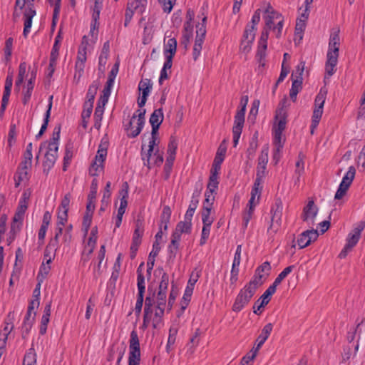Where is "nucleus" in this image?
<instances>
[{
    "label": "nucleus",
    "mask_w": 365,
    "mask_h": 365,
    "mask_svg": "<svg viewBox=\"0 0 365 365\" xmlns=\"http://www.w3.org/2000/svg\"><path fill=\"white\" fill-rule=\"evenodd\" d=\"M340 45V38L338 32L331 34L329 48L327 54L325 71L329 76H331L336 71Z\"/></svg>",
    "instance_id": "f257e3e1"
},
{
    "label": "nucleus",
    "mask_w": 365,
    "mask_h": 365,
    "mask_svg": "<svg viewBox=\"0 0 365 365\" xmlns=\"http://www.w3.org/2000/svg\"><path fill=\"white\" fill-rule=\"evenodd\" d=\"M247 102L248 96H243L240 101L241 108L237 110L235 116L234 125L232 128L234 147H236L237 145L242 133V130L245 123V115Z\"/></svg>",
    "instance_id": "f03ea898"
},
{
    "label": "nucleus",
    "mask_w": 365,
    "mask_h": 365,
    "mask_svg": "<svg viewBox=\"0 0 365 365\" xmlns=\"http://www.w3.org/2000/svg\"><path fill=\"white\" fill-rule=\"evenodd\" d=\"M282 208V200L279 198L276 199L270 210L271 222L267 230V233L270 235H275L281 227Z\"/></svg>",
    "instance_id": "7ed1b4c3"
},
{
    "label": "nucleus",
    "mask_w": 365,
    "mask_h": 365,
    "mask_svg": "<svg viewBox=\"0 0 365 365\" xmlns=\"http://www.w3.org/2000/svg\"><path fill=\"white\" fill-rule=\"evenodd\" d=\"M147 5L148 0H128L125 14L124 26H127L129 24L135 12L143 15L145 11Z\"/></svg>",
    "instance_id": "20e7f679"
},
{
    "label": "nucleus",
    "mask_w": 365,
    "mask_h": 365,
    "mask_svg": "<svg viewBox=\"0 0 365 365\" xmlns=\"http://www.w3.org/2000/svg\"><path fill=\"white\" fill-rule=\"evenodd\" d=\"M68 194H66L61 205L58 209L57 213V227L56 230L54 240H58V237L62 235L63 228L65 223L68 220Z\"/></svg>",
    "instance_id": "39448f33"
},
{
    "label": "nucleus",
    "mask_w": 365,
    "mask_h": 365,
    "mask_svg": "<svg viewBox=\"0 0 365 365\" xmlns=\"http://www.w3.org/2000/svg\"><path fill=\"white\" fill-rule=\"evenodd\" d=\"M140 361V342L137 332L133 330L129 340L128 365H139Z\"/></svg>",
    "instance_id": "423d86ee"
},
{
    "label": "nucleus",
    "mask_w": 365,
    "mask_h": 365,
    "mask_svg": "<svg viewBox=\"0 0 365 365\" xmlns=\"http://www.w3.org/2000/svg\"><path fill=\"white\" fill-rule=\"evenodd\" d=\"M325 94L319 93L315 98V108L313 111L312 120L310 126L311 134H314V130L319 125L323 113V108L325 103Z\"/></svg>",
    "instance_id": "0eeeda50"
},
{
    "label": "nucleus",
    "mask_w": 365,
    "mask_h": 365,
    "mask_svg": "<svg viewBox=\"0 0 365 365\" xmlns=\"http://www.w3.org/2000/svg\"><path fill=\"white\" fill-rule=\"evenodd\" d=\"M255 294V293L253 292V290H250L245 287L241 289L232 305V311L235 312H240L249 304Z\"/></svg>",
    "instance_id": "6e6552de"
},
{
    "label": "nucleus",
    "mask_w": 365,
    "mask_h": 365,
    "mask_svg": "<svg viewBox=\"0 0 365 365\" xmlns=\"http://www.w3.org/2000/svg\"><path fill=\"white\" fill-rule=\"evenodd\" d=\"M356 174V169L354 166H350L348 171L343 177L339 188L335 194L334 198L336 200L341 199L346 193L347 190L351 185Z\"/></svg>",
    "instance_id": "1a4fd4ad"
},
{
    "label": "nucleus",
    "mask_w": 365,
    "mask_h": 365,
    "mask_svg": "<svg viewBox=\"0 0 365 365\" xmlns=\"http://www.w3.org/2000/svg\"><path fill=\"white\" fill-rule=\"evenodd\" d=\"M86 61V45L82 43L80 46L76 63V71L73 77V82L78 83L83 73L84 63Z\"/></svg>",
    "instance_id": "9d476101"
},
{
    "label": "nucleus",
    "mask_w": 365,
    "mask_h": 365,
    "mask_svg": "<svg viewBox=\"0 0 365 365\" xmlns=\"http://www.w3.org/2000/svg\"><path fill=\"white\" fill-rule=\"evenodd\" d=\"M269 29L264 28L258 42V48L256 54V58L259 63L262 66H264V58L266 56L267 39L269 37Z\"/></svg>",
    "instance_id": "9b49d317"
},
{
    "label": "nucleus",
    "mask_w": 365,
    "mask_h": 365,
    "mask_svg": "<svg viewBox=\"0 0 365 365\" xmlns=\"http://www.w3.org/2000/svg\"><path fill=\"white\" fill-rule=\"evenodd\" d=\"M318 213V207L314 205L313 200H309L306 206L304 207L302 220L307 222L309 226H314L315 217Z\"/></svg>",
    "instance_id": "f8f14e48"
},
{
    "label": "nucleus",
    "mask_w": 365,
    "mask_h": 365,
    "mask_svg": "<svg viewBox=\"0 0 365 365\" xmlns=\"http://www.w3.org/2000/svg\"><path fill=\"white\" fill-rule=\"evenodd\" d=\"M256 31L257 29L250 26V24L246 26L241 40V50L243 52L247 53L250 51L252 44L255 38Z\"/></svg>",
    "instance_id": "ddd939ff"
},
{
    "label": "nucleus",
    "mask_w": 365,
    "mask_h": 365,
    "mask_svg": "<svg viewBox=\"0 0 365 365\" xmlns=\"http://www.w3.org/2000/svg\"><path fill=\"white\" fill-rule=\"evenodd\" d=\"M319 237L317 230L312 228L301 233L297 239V244L300 249L309 246L312 242H314Z\"/></svg>",
    "instance_id": "4468645a"
},
{
    "label": "nucleus",
    "mask_w": 365,
    "mask_h": 365,
    "mask_svg": "<svg viewBox=\"0 0 365 365\" xmlns=\"http://www.w3.org/2000/svg\"><path fill=\"white\" fill-rule=\"evenodd\" d=\"M276 292L274 287L269 286L263 294L255 302L253 305V312L255 314H259L261 312H259L260 309L267 305L270 301V297Z\"/></svg>",
    "instance_id": "2eb2a0df"
},
{
    "label": "nucleus",
    "mask_w": 365,
    "mask_h": 365,
    "mask_svg": "<svg viewBox=\"0 0 365 365\" xmlns=\"http://www.w3.org/2000/svg\"><path fill=\"white\" fill-rule=\"evenodd\" d=\"M35 15L36 10L34 9V4L30 3L28 4L24 12V28L23 35L25 38L27 37L29 33L30 32V29L32 25V19Z\"/></svg>",
    "instance_id": "dca6fc26"
},
{
    "label": "nucleus",
    "mask_w": 365,
    "mask_h": 365,
    "mask_svg": "<svg viewBox=\"0 0 365 365\" xmlns=\"http://www.w3.org/2000/svg\"><path fill=\"white\" fill-rule=\"evenodd\" d=\"M164 115L163 112V108H160L158 109H155L153 113L151 114L149 122L152 126V130L153 135H157L160 125L163 121Z\"/></svg>",
    "instance_id": "f3484780"
},
{
    "label": "nucleus",
    "mask_w": 365,
    "mask_h": 365,
    "mask_svg": "<svg viewBox=\"0 0 365 365\" xmlns=\"http://www.w3.org/2000/svg\"><path fill=\"white\" fill-rule=\"evenodd\" d=\"M157 135L153 134V130L151 131V138L149 140L148 150L147 153H144V145H142L141 149V157L143 161V164L145 166H147L148 168H150V159L152 155V153L154 152V147L156 145Z\"/></svg>",
    "instance_id": "a211bd4d"
},
{
    "label": "nucleus",
    "mask_w": 365,
    "mask_h": 365,
    "mask_svg": "<svg viewBox=\"0 0 365 365\" xmlns=\"http://www.w3.org/2000/svg\"><path fill=\"white\" fill-rule=\"evenodd\" d=\"M287 118V112H284L282 109L277 110L275 113L276 122L273 126V131L283 133L286 128Z\"/></svg>",
    "instance_id": "6ab92c4d"
},
{
    "label": "nucleus",
    "mask_w": 365,
    "mask_h": 365,
    "mask_svg": "<svg viewBox=\"0 0 365 365\" xmlns=\"http://www.w3.org/2000/svg\"><path fill=\"white\" fill-rule=\"evenodd\" d=\"M272 329H273V324L272 323L267 324L262 328L260 334L258 336V337L256 339L255 346L253 347L254 349H255L257 351L259 350V349L262 347V346L264 344L266 340L268 339Z\"/></svg>",
    "instance_id": "aec40b11"
},
{
    "label": "nucleus",
    "mask_w": 365,
    "mask_h": 365,
    "mask_svg": "<svg viewBox=\"0 0 365 365\" xmlns=\"http://www.w3.org/2000/svg\"><path fill=\"white\" fill-rule=\"evenodd\" d=\"M145 109L136 110V113H138V114H136L137 126L135 130H133L130 133H128V138H134L140 133L145 123Z\"/></svg>",
    "instance_id": "412c9836"
},
{
    "label": "nucleus",
    "mask_w": 365,
    "mask_h": 365,
    "mask_svg": "<svg viewBox=\"0 0 365 365\" xmlns=\"http://www.w3.org/2000/svg\"><path fill=\"white\" fill-rule=\"evenodd\" d=\"M36 312H26L24 317L23 324L21 326V336L23 339H26L29 335L30 330L35 321Z\"/></svg>",
    "instance_id": "4be33fe9"
},
{
    "label": "nucleus",
    "mask_w": 365,
    "mask_h": 365,
    "mask_svg": "<svg viewBox=\"0 0 365 365\" xmlns=\"http://www.w3.org/2000/svg\"><path fill=\"white\" fill-rule=\"evenodd\" d=\"M264 12L266 15L264 16L265 21V26L264 28L271 30L274 24V20L281 19L282 16L276 12L269 4H268Z\"/></svg>",
    "instance_id": "5701e85b"
},
{
    "label": "nucleus",
    "mask_w": 365,
    "mask_h": 365,
    "mask_svg": "<svg viewBox=\"0 0 365 365\" xmlns=\"http://www.w3.org/2000/svg\"><path fill=\"white\" fill-rule=\"evenodd\" d=\"M177 41L175 38H171L168 40L165 44L164 55L165 61L173 62V58L176 53Z\"/></svg>",
    "instance_id": "b1692460"
},
{
    "label": "nucleus",
    "mask_w": 365,
    "mask_h": 365,
    "mask_svg": "<svg viewBox=\"0 0 365 365\" xmlns=\"http://www.w3.org/2000/svg\"><path fill=\"white\" fill-rule=\"evenodd\" d=\"M160 250V247L158 242H155L153 245V250L149 255L148 259L147 262L148 279H149L151 276V272L153 269V266H154V263H155V257L158 255Z\"/></svg>",
    "instance_id": "393cba45"
},
{
    "label": "nucleus",
    "mask_w": 365,
    "mask_h": 365,
    "mask_svg": "<svg viewBox=\"0 0 365 365\" xmlns=\"http://www.w3.org/2000/svg\"><path fill=\"white\" fill-rule=\"evenodd\" d=\"M12 85H13V75H12V73H9L7 75L6 81H5L4 91V94L2 96V108L3 109H6V108L8 105Z\"/></svg>",
    "instance_id": "a878e982"
},
{
    "label": "nucleus",
    "mask_w": 365,
    "mask_h": 365,
    "mask_svg": "<svg viewBox=\"0 0 365 365\" xmlns=\"http://www.w3.org/2000/svg\"><path fill=\"white\" fill-rule=\"evenodd\" d=\"M155 276H161V279L158 286V291L168 292V287L169 284V275L166 273L162 267H158L155 272Z\"/></svg>",
    "instance_id": "bb28decb"
},
{
    "label": "nucleus",
    "mask_w": 365,
    "mask_h": 365,
    "mask_svg": "<svg viewBox=\"0 0 365 365\" xmlns=\"http://www.w3.org/2000/svg\"><path fill=\"white\" fill-rule=\"evenodd\" d=\"M361 231L362 228H354L352 232L349 234L346 245L353 248L359 242Z\"/></svg>",
    "instance_id": "cd10ccee"
},
{
    "label": "nucleus",
    "mask_w": 365,
    "mask_h": 365,
    "mask_svg": "<svg viewBox=\"0 0 365 365\" xmlns=\"http://www.w3.org/2000/svg\"><path fill=\"white\" fill-rule=\"evenodd\" d=\"M51 5H54L53 14V19L51 24V33L53 32L55 29V26L56 25L60 9H61V0H48Z\"/></svg>",
    "instance_id": "c85d7f7f"
},
{
    "label": "nucleus",
    "mask_w": 365,
    "mask_h": 365,
    "mask_svg": "<svg viewBox=\"0 0 365 365\" xmlns=\"http://www.w3.org/2000/svg\"><path fill=\"white\" fill-rule=\"evenodd\" d=\"M302 81H300V79H299V80L293 79L292 83V87L289 91V96H290L291 100L293 102L296 101L297 94L302 90Z\"/></svg>",
    "instance_id": "c756f323"
},
{
    "label": "nucleus",
    "mask_w": 365,
    "mask_h": 365,
    "mask_svg": "<svg viewBox=\"0 0 365 365\" xmlns=\"http://www.w3.org/2000/svg\"><path fill=\"white\" fill-rule=\"evenodd\" d=\"M211 207L210 205H203L202 210V221L203 223V225L207 226H211L214 219L213 217H210V212H211Z\"/></svg>",
    "instance_id": "7c9ffc66"
},
{
    "label": "nucleus",
    "mask_w": 365,
    "mask_h": 365,
    "mask_svg": "<svg viewBox=\"0 0 365 365\" xmlns=\"http://www.w3.org/2000/svg\"><path fill=\"white\" fill-rule=\"evenodd\" d=\"M128 189L129 186L127 182H124L122 185V187L119 191L120 197V207L126 208L128 206Z\"/></svg>",
    "instance_id": "2f4dec72"
},
{
    "label": "nucleus",
    "mask_w": 365,
    "mask_h": 365,
    "mask_svg": "<svg viewBox=\"0 0 365 365\" xmlns=\"http://www.w3.org/2000/svg\"><path fill=\"white\" fill-rule=\"evenodd\" d=\"M152 87L153 83L148 78L142 79L138 84V90L142 93V96H148Z\"/></svg>",
    "instance_id": "473e14b6"
},
{
    "label": "nucleus",
    "mask_w": 365,
    "mask_h": 365,
    "mask_svg": "<svg viewBox=\"0 0 365 365\" xmlns=\"http://www.w3.org/2000/svg\"><path fill=\"white\" fill-rule=\"evenodd\" d=\"M178 148V140L173 138L171 137L168 143V160L170 161H174L175 159V154H176V150Z\"/></svg>",
    "instance_id": "72a5a7b5"
},
{
    "label": "nucleus",
    "mask_w": 365,
    "mask_h": 365,
    "mask_svg": "<svg viewBox=\"0 0 365 365\" xmlns=\"http://www.w3.org/2000/svg\"><path fill=\"white\" fill-rule=\"evenodd\" d=\"M294 267V265H290L284 269V270L278 274V276L274 279L273 284L270 286L274 287V288L276 289L277 287L282 282V281L284 278H286L289 274H290L292 272Z\"/></svg>",
    "instance_id": "f704fd0d"
},
{
    "label": "nucleus",
    "mask_w": 365,
    "mask_h": 365,
    "mask_svg": "<svg viewBox=\"0 0 365 365\" xmlns=\"http://www.w3.org/2000/svg\"><path fill=\"white\" fill-rule=\"evenodd\" d=\"M165 307L163 306L156 305V310L155 312V317L153 320V329H158L160 324L162 322V317L164 315Z\"/></svg>",
    "instance_id": "c9c22d12"
},
{
    "label": "nucleus",
    "mask_w": 365,
    "mask_h": 365,
    "mask_svg": "<svg viewBox=\"0 0 365 365\" xmlns=\"http://www.w3.org/2000/svg\"><path fill=\"white\" fill-rule=\"evenodd\" d=\"M24 215L19 213L17 212H15V215L13 217V222L11 225L10 232H17L20 230V225L22 224V221L24 220Z\"/></svg>",
    "instance_id": "e433bc0d"
},
{
    "label": "nucleus",
    "mask_w": 365,
    "mask_h": 365,
    "mask_svg": "<svg viewBox=\"0 0 365 365\" xmlns=\"http://www.w3.org/2000/svg\"><path fill=\"white\" fill-rule=\"evenodd\" d=\"M58 53H59V48H56L54 47L52 48L51 55H50V63H49V66H48L49 73L48 75L49 76H51L54 72L55 66L56 64V60L58 56Z\"/></svg>",
    "instance_id": "4c0bfd02"
},
{
    "label": "nucleus",
    "mask_w": 365,
    "mask_h": 365,
    "mask_svg": "<svg viewBox=\"0 0 365 365\" xmlns=\"http://www.w3.org/2000/svg\"><path fill=\"white\" fill-rule=\"evenodd\" d=\"M262 277V274H257L255 273L254 277L245 286V287L250 290H253V292L255 293L257 287L262 284L261 282Z\"/></svg>",
    "instance_id": "58836bf2"
},
{
    "label": "nucleus",
    "mask_w": 365,
    "mask_h": 365,
    "mask_svg": "<svg viewBox=\"0 0 365 365\" xmlns=\"http://www.w3.org/2000/svg\"><path fill=\"white\" fill-rule=\"evenodd\" d=\"M99 83L97 81H93V83L89 86L87 93L88 102L86 103L93 104L95 96L96 95Z\"/></svg>",
    "instance_id": "ea45409f"
},
{
    "label": "nucleus",
    "mask_w": 365,
    "mask_h": 365,
    "mask_svg": "<svg viewBox=\"0 0 365 365\" xmlns=\"http://www.w3.org/2000/svg\"><path fill=\"white\" fill-rule=\"evenodd\" d=\"M51 262V259H48L46 261V264L42 263V264L40 267L39 272L37 275V280L40 282H43V280L46 277L48 274L50 272L51 267L49 266V264Z\"/></svg>",
    "instance_id": "a19ab883"
},
{
    "label": "nucleus",
    "mask_w": 365,
    "mask_h": 365,
    "mask_svg": "<svg viewBox=\"0 0 365 365\" xmlns=\"http://www.w3.org/2000/svg\"><path fill=\"white\" fill-rule=\"evenodd\" d=\"M206 21L207 17H204L202 20V24H199L196 26V39L205 40L206 35Z\"/></svg>",
    "instance_id": "79ce46f5"
},
{
    "label": "nucleus",
    "mask_w": 365,
    "mask_h": 365,
    "mask_svg": "<svg viewBox=\"0 0 365 365\" xmlns=\"http://www.w3.org/2000/svg\"><path fill=\"white\" fill-rule=\"evenodd\" d=\"M226 151H227V147L225 145V140H224L220 143V146L217 148V150L216 155L215 157L214 161L215 162L219 161V163H222V162H223V160L225 159V157Z\"/></svg>",
    "instance_id": "37998d69"
},
{
    "label": "nucleus",
    "mask_w": 365,
    "mask_h": 365,
    "mask_svg": "<svg viewBox=\"0 0 365 365\" xmlns=\"http://www.w3.org/2000/svg\"><path fill=\"white\" fill-rule=\"evenodd\" d=\"M171 217V210L168 205L164 206L163 212L160 215V227L163 230V225H168Z\"/></svg>",
    "instance_id": "c03bdc74"
},
{
    "label": "nucleus",
    "mask_w": 365,
    "mask_h": 365,
    "mask_svg": "<svg viewBox=\"0 0 365 365\" xmlns=\"http://www.w3.org/2000/svg\"><path fill=\"white\" fill-rule=\"evenodd\" d=\"M257 147L258 142L257 141V137L252 138L249 144V147L246 151L247 157L249 160L253 159Z\"/></svg>",
    "instance_id": "a18cd8bd"
},
{
    "label": "nucleus",
    "mask_w": 365,
    "mask_h": 365,
    "mask_svg": "<svg viewBox=\"0 0 365 365\" xmlns=\"http://www.w3.org/2000/svg\"><path fill=\"white\" fill-rule=\"evenodd\" d=\"M262 182H263V178H261L259 177H256L255 182H254V185H253L252 191H251V194H252V195H257V202L259 201V197L261 195V192L262 190Z\"/></svg>",
    "instance_id": "49530a36"
},
{
    "label": "nucleus",
    "mask_w": 365,
    "mask_h": 365,
    "mask_svg": "<svg viewBox=\"0 0 365 365\" xmlns=\"http://www.w3.org/2000/svg\"><path fill=\"white\" fill-rule=\"evenodd\" d=\"M274 132V144L275 148H277V152L280 153L284 143V139L283 138V133H279L277 131Z\"/></svg>",
    "instance_id": "de8ad7c7"
},
{
    "label": "nucleus",
    "mask_w": 365,
    "mask_h": 365,
    "mask_svg": "<svg viewBox=\"0 0 365 365\" xmlns=\"http://www.w3.org/2000/svg\"><path fill=\"white\" fill-rule=\"evenodd\" d=\"M173 62L165 61L163 67L160 71V75L158 80L159 84L162 85L164 80L168 79L169 76L167 70H170L172 68Z\"/></svg>",
    "instance_id": "09e8293b"
},
{
    "label": "nucleus",
    "mask_w": 365,
    "mask_h": 365,
    "mask_svg": "<svg viewBox=\"0 0 365 365\" xmlns=\"http://www.w3.org/2000/svg\"><path fill=\"white\" fill-rule=\"evenodd\" d=\"M52 99H53V96H51L49 98V103L48 106V109L45 113L43 123L42 124L41 128L39 130L40 132H41L43 133H45V131L46 130L47 127H48L49 118H50V115H51V107H52Z\"/></svg>",
    "instance_id": "8fccbe9b"
},
{
    "label": "nucleus",
    "mask_w": 365,
    "mask_h": 365,
    "mask_svg": "<svg viewBox=\"0 0 365 365\" xmlns=\"http://www.w3.org/2000/svg\"><path fill=\"white\" fill-rule=\"evenodd\" d=\"M305 62L300 61V63L296 66L295 70L293 71L292 74V79H300V81H302V74L304 70Z\"/></svg>",
    "instance_id": "3c124183"
},
{
    "label": "nucleus",
    "mask_w": 365,
    "mask_h": 365,
    "mask_svg": "<svg viewBox=\"0 0 365 365\" xmlns=\"http://www.w3.org/2000/svg\"><path fill=\"white\" fill-rule=\"evenodd\" d=\"M34 88V83L32 81H28V83L26 84V91L24 93V97L22 99V103L24 105H26L28 102L29 101L32 91Z\"/></svg>",
    "instance_id": "603ef678"
},
{
    "label": "nucleus",
    "mask_w": 365,
    "mask_h": 365,
    "mask_svg": "<svg viewBox=\"0 0 365 365\" xmlns=\"http://www.w3.org/2000/svg\"><path fill=\"white\" fill-rule=\"evenodd\" d=\"M192 228V222L184 220L179 222L176 225V229L181 233H190Z\"/></svg>",
    "instance_id": "864d4df0"
},
{
    "label": "nucleus",
    "mask_w": 365,
    "mask_h": 365,
    "mask_svg": "<svg viewBox=\"0 0 365 365\" xmlns=\"http://www.w3.org/2000/svg\"><path fill=\"white\" fill-rule=\"evenodd\" d=\"M57 153L46 152L45 154V161L43 162V166L51 168L53 166L56 160Z\"/></svg>",
    "instance_id": "5fc2aeb1"
},
{
    "label": "nucleus",
    "mask_w": 365,
    "mask_h": 365,
    "mask_svg": "<svg viewBox=\"0 0 365 365\" xmlns=\"http://www.w3.org/2000/svg\"><path fill=\"white\" fill-rule=\"evenodd\" d=\"M36 354L33 349H30L29 351L26 354L24 358V365H34L36 364Z\"/></svg>",
    "instance_id": "6e6d98bb"
},
{
    "label": "nucleus",
    "mask_w": 365,
    "mask_h": 365,
    "mask_svg": "<svg viewBox=\"0 0 365 365\" xmlns=\"http://www.w3.org/2000/svg\"><path fill=\"white\" fill-rule=\"evenodd\" d=\"M203 40L196 39L195 40V44L193 46L192 57L194 61H196L201 53L202 48Z\"/></svg>",
    "instance_id": "4d7b16f0"
},
{
    "label": "nucleus",
    "mask_w": 365,
    "mask_h": 365,
    "mask_svg": "<svg viewBox=\"0 0 365 365\" xmlns=\"http://www.w3.org/2000/svg\"><path fill=\"white\" fill-rule=\"evenodd\" d=\"M103 108L101 106H98L96 108L95 113H94V118H95L94 127L97 129H99L101 128V121L103 118Z\"/></svg>",
    "instance_id": "13d9d810"
},
{
    "label": "nucleus",
    "mask_w": 365,
    "mask_h": 365,
    "mask_svg": "<svg viewBox=\"0 0 365 365\" xmlns=\"http://www.w3.org/2000/svg\"><path fill=\"white\" fill-rule=\"evenodd\" d=\"M218 185V177H215V174L210 175L209 182L207 185V190H209L210 192H215V190L217 188Z\"/></svg>",
    "instance_id": "bf43d9fd"
},
{
    "label": "nucleus",
    "mask_w": 365,
    "mask_h": 365,
    "mask_svg": "<svg viewBox=\"0 0 365 365\" xmlns=\"http://www.w3.org/2000/svg\"><path fill=\"white\" fill-rule=\"evenodd\" d=\"M258 351L252 348L250 353L246 354L241 360L240 365H252V362L255 358Z\"/></svg>",
    "instance_id": "052dcab7"
},
{
    "label": "nucleus",
    "mask_w": 365,
    "mask_h": 365,
    "mask_svg": "<svg viewBox=\"0 0 365 365\" xmlns=\"http://www.w3.org/2000/svg\"><path fill=\"white\" fill-rule=\"evenodd\" d=\"M107 155V148L103 147V145L101 144L98 147V150L97 152V155L95 158V161L98 162L100 163L103 164L106 158Z\"/></svg>",
    "instance_id": "680f3d73"
},
{
    "label": "nucleus",
    "mask_w": 365,
    "mask_h": 365,
    "mask_svg": "<svg viewBox=\"0 0 365 365\" xmlns=\"http://www.w3.org/2000/svg\"><path fill=\"white\" fill-rule=\"evenodd\" d=\"M178 328L175 327H171L169 329V336H168V343H167V346H166V349L167 350H168L169 347L171 346V345H173L175 342V339H176V335L178 334Z\"/></svg>",
    "instance_id": "e2e57ef3"
},
{
    "label": "nucleus",
    "mask_w": 365,
    "mask_h": 365,
    "mask_svg": "<svg viewBox=\"0 0 365 365\" xmlns=\"http://www.w3.org/2000/svg\"><path fill=\"white\" fill-rule=\"evenodd\" d=\"M103 165L102 163L94 160L89 168V174L91 176H98L99 173L103 170Z\"/></svg>",
    "instance_id": "0e129e2a"
},
{
    "label": "nucleus",
    "mask_w": 365,
    "mask_h": 365,
    "mask_svg": "<svg viewBox=\"0 0 365 365\" xmlns=\"http://www.w3.org/2000/svg\"><path fill=\"white\" fill-rule=\"evenodd\" d=\"M137 286L138 290V294H144L145 290V277L142 271H139V274L137 276Z\"/></svg>",
    "instance_id": "69168bd1"
},
{
    "label": "nucleus",
    "mask_w": 365,
    "mask_h": 365,
    "mask_svg": "<svg viewBox=\"0 0 365 365\" xmlns=\"http://www.w3.org/2000/svg\"><path fill=\"white\" fill-rule=\"evenodd\" d=\"M305 29V22L304 20L302 19H297L296 26H295V35L299 36V40L302 38V33Z\"/></svg>",
    "instance_id": "338daca9"
},
{
    "label": "nucleus",
    "mask_w": 365,
    "mask_h": 365,
    "mask_svg": "<svg viewBox=\"0 0 365 365\" xmlns=\"http://www.w3.org/2000/svg\"><path fill=\"white\" fill-rule=\"evenodd\" d=\"M16 175H18V179L16 180V187H18L21 182L26 181L29 180V173L26 170H22L18 168L16 172Z\"/></svg>",
    "instance_id": "774afa93"
}]
</instances>
